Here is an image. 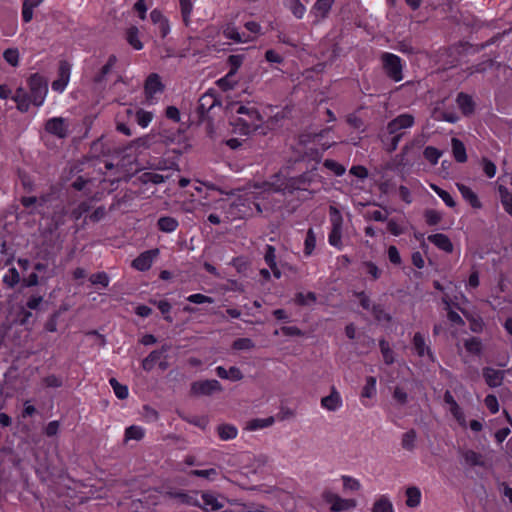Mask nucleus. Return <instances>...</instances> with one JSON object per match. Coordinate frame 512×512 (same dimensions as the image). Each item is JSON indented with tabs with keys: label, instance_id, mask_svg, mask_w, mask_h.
Masks as SVG:
<instances>
[{
	"label": "nucleus",
	"instance_id": "1",
	"mask_svg": "<svg viewBox=\"0 0 512 512\" xmlns=\"http://www.w3.org/2000/svg\"><path fill=\"white\" fill-rule=\"evenodd\" d=\"M414 124L415 118L409 113L400 114L389 121L386 126V134L381 136L385 150L389 153L394 152L405 134L403 130L411 128Z\"/></svg>",
	"mask_w": 512,
	"mask_h": 512
},
{
	"label": "nucleus",
	"instance_id": "2",
	"mask_svg": "<svg viewBox=\"0 0 512 512\" xmlns=\"http://www.w3.org/2000/svg\"><path fill=\"white\" fill-rule=\"evenodd\" d=\"M233 109L239 115L235 121V126L239 128L242 134L248 135L261 127L262 117L254 106L236 104Z\"/></svg>",
	"mask_w": 512,
	"mask_h": 512
},
{
	"label": "nucleus",
	"instance_id": "3",
	"mask_svg": "<svg viewBox=\"0 0 512 512\" xmlns=\"http://www.w3.org/2000/svg\"><path fill=\"white\" fill-rule=\"evenodd\" d=\"M28 86L32 103L41 106L48 92L47 80L39 73H34L28 79Z\"/></svg>",
	"mask_w": 512,
	"mask_h": 512
},
{
	"label": "nucleus",
	"instance_id": "4",
	"mask_svg": "<svg viewBox=\"0 0 512 512\" xmlns=\"http://www.w3.org/2000/svg\"><path fill=\"white\" fill-rule=\"evenodd\" d=\"M329 213H330L331 231L328 236V242L331 246L341 249L342 248L343 217H342L340 211L334 206L329 207Z\"/></svg>",
	"mask_w": 512,
	"mask_h": 512
},
{
	"label": "nucleus",
	"instance_id": "5",
	"mask_svg": "<svg viewBox=\"0 0 512 512\" xmlns=\"http://www.w3.org/2000/svg\"><path fill=\"white\" fill-rule=\"evenodd\" d=\"M383 69L386 75L395 82L403 79V66L400 57L395 54L385 52L381 55Z\"/></svg>",
	"mask_w": 512,
	"mask_h": 512
},
{
	"label": "nucleus",
	"instance_id": "6",
	"mask_svg": "<svg viewBox=\"0 0 512 512\" xmlns=\"http://www.w3.org/2000/svg\"><path fill=\"white\" fill-rule=\"evenodd\" d=\"M45 131L59 139H64L69 134V124L63 117H52L45 122Z\"/></svg>",
	"mask_w": 512,
	"mask_h": 512
},
{
	"label": "nucleus",
	"instance_id": "7",
	"mask_svg": "<svg viewBox=\"0 0 512 512\" xmlns=\"http://www.w3.org/2000/svg\"><path fill=\"white\" fill-rule=\"evenodd\" d=\"M335 0H316L311 8V15L314 17L313 25H318L323 20L327 19Z\"/></svg>",
	"mask_w": 512,
	"mask_h": 512
},
{
	"label": "nucleus",
	"instance_id": "8",
	"mask_svg": "<svg viewBox=\"0 0 512 512\" xmlns=\"http://www.w3.org/2000/svg\"><path fill=\"white\" fill-rule=\"evenodd\" d=\"M220 391H222V386L215 379L196 381L191 385V392L195 395H211L214 392Z\"/></svg>",
	"mask_w": 512,
	"mask_h": 512
},
{
	"label": "nucleus",
	"instance_id": "9",
	"mask_svg": "<svg viewBox=\"0 0 512 512\" xmlns=\"http://www.w3.org/2000/svg\"><path fill=\"white\" fill-rule=\"evenodd\" d=\"M159 249L144 251L132 261V267L138 271H147L151 268L154 259L158 256Z\"/></svg>",
	"mask_w": 512,
	"mask_h": 512
},
{
	"label": "nucleus",
	"instance_id": "10",
	"mask_svg": "<svg viewBox=\"0 0 512 512\" xmlns=\"http://www.w3.org/2000/svg\"><path fill=\"white\" fill-rule=\"evenodd\" d=\"M164 90V85L161 82L160 76L156 73H151L144 85L145 96L148 101L154 98V95L161 93Z\"/></svg>",
	"mask_w": 512,
	"mask_h": 512
},
{
	"label": "nucleus",
	"instance_id": "11",
	"mask_svg": "<svg viewBox=\"0 0 512 512\" xmlns=\"http://www.w3.org/2000/svg\"><path fill=\"white\" fill-rule=\"evenodd\" d=\"M321 406L328 411H336L342 406L341 395L334 386L331 393L321 399Z\"/></svg>",
	"mask_w": 512,
	"mask_h": 512
},
{
	"label": "nucleus",
	"instance_id": "12",
	"mask_svg": "<svg viewBox=\"0 0 512 512\" xmlns=\"http://www.w3.org/2000/svg\"><path fill=\"white\" fill-rule=\"evenodd\" d=\"M327 502L331 505L333 511H347L353 509L356 506L354 499H343L338 495H330L327 498Z\"/></svg>",
	"mask_w": 512,
	"mask_h": 512
},
{
	"label": "nucleus",
	"instance_id": "13",
	"mask_svg": "<svg viewBox=\"0 0 512 512\" xmlns=\"http://www.w3.org/2000/svg\"><path fill=\"white\" fill-rule=\"evenodd\" d=\"M456 186L463 197V199L470 204L474 209L482 208V203L479 200L477 194L468 186L462 183H456Z\"/></svg>",
	"mask_w": 512,
	"mask_h": 512
},
{
	"label": "nucleus",
	"instance_id": "14",
	"mask_svg": "<svg viewBox=\"0 0 512 512\" xmlns=\"http://www.w3.org/2000/svg\"><path fill=\"white\" fill-rule=\"evenodd\" d=\"M412 343L419 357L428 356L431 360H433V353L430 347L426 344L424 336L420 332L414 334Z\"/></svg>",
	"mask_w": 512,
	"mask_h": 512
},
{
	"label": "nucleus",
	"instance_id": "15",
	"mask_svg": "<svg viewBox=\"0 0 512 512\" xmlns=\"http://www.w3.org/2000/svg\"><path fill=\"white\" fill-rule=\"evenodd\" d=\"M483 377L488 386L498 387L503 382L504 372L501 370L486 367L483 369Z\"/></svg>",
	"mask_w": 512,
	"mask_h": 512
},
{
	"label": "nucleus",
	"instance_id": "16",
	"mask_svg": "<svg viewBox=\"0 0 512 512\" xmlns=\"http://www.w3.org/2000/svg\"><path fill=\"white\" fill-rule=\"evenodd\" d=\"M218 103L214 93H205L198 101L197 111L201 117L208 113Z\"/></svg>",
	"mask_w": 512,
	"mask_h": 512
},
{
	"label": "nucleus",
	"instance_id": "17",
	"mask_svg": "<svg viewBox=\"0 0 512 512\" xmlns=\"http://www.w3.org/2000/svg\"><path fill=\"white\" fill-rule=\"evenodd\" d=\"M456 102L459 109L465 116H469L474 113L475 103L470 95L460 92L457 95Z\"/></svg>",
	"mask_w": 512,
	"mask_h": 512
},
{
	"label": "nucleus",
	"instance_id": "18",
	"mask_svg": "<svg viewBox=\"0 0 512 512\" xmlns=\"http://www.w3.org/2000/svg\"><path fill=\"white\" fill-rule=\"evenodd\" d=\"M12 99L16 102L17 109L21 112H27L30 108V103H32L30 95L22 87L15 91Z\"/></svg>",
	"mask_w": 512,
	"mask_h": 512
},
{
	"label": "nucleus",
	"instance_id": "19",
	"mask_svg": "<svg viewBox=\"0 0 512 512\" xmlns=\"http://www.w3.org/2000/svg\"><path fill=\"white\" fill-rule=\"evenodd\" d=\"M428 241L447 253H451L453 251V244L449 237L445 234L436 233L429 235Z\"/></svg>",
	"mask_w": 512,
	"mask_h": 512
},
{
	"label": "nucleus",
	"instance_id": "20",
	"mask_svg": "<svg viewBox=\"0 0 512 512\" xmlns=\"http://www.w3.org/2000/svg\"><path fill=\"white\" fill-rule=\"evenodd\" d=\"M178 226V220L171 216H162L157 220V228L164 233H172Z\"/></svg>",
	"mask_w": 512,
	"mask_h": 512
},
{
	"label": "nucleus",
	"instance_id": "21",
	"mask_svg": "<svg viewBox=\"0 0 512 512\" xmlns=\"http://www.w3.org/2000/svg\"><path fill=\"white\" fill-rule=\"evenodd\" d=\"M117 63V57L115 55H110L106 64L100 69V71L94 76L93 82L96 84H101L105 77L112 71L115 64Z\"/></svg>",
	"mask_w": 512,
	"mask_h": 512
},
{
	"label": "nucleus",
	"instance_id": "22",
	"mask_svg": "<svg viewBox=\"0 0 512 512\" xmlns=\"http://www.w3.org/2000/svg\"><path fill=\"white\" fill-rule=\"evenodd\" d=\"M451 145H452V153H453L454 159L458 163L466 162L467 161V153H466V148H465L463 142L461 140H459L458 138H452Z\"/></svg>",
	"mask_w": 512,
	"mask_h": 512
},
{
	"label": "nucleus",
	"instance_id": "23",
	"mask_svg": "<svg viewBox=\"0 0 512 512\" xmlns=\"http://www.w3.org/2000/svg\"><path fill=\"white\" fill-rule=\"evenodd\" d=\"M283 4L288 10H290L294 17L297 19L303 18L306 12V7L300 0H284Z\"/></svg>",
	"mask_w": 512,
	"mask_h": 512
},
{
	"label": "nucleus",
	"instance_id": "24",
	"mask_svg": "<svg viewBox=\"0 0 512 512\" xmlns=\"http://www.w3.org/2000/svg\"><path fill=\"white\" fill-rule=\"evenodd\" d=\"M275 418L273 416L267 418H256L247 422L246 429L249 431H255L270 427L274 424Z\"/></svg>",
	"mask_w": 512,
	"mask_h": 512
},
{
	"label": "nucleus",
	"instance_id": "25",
	"mask_svg": "<svg viewBox=\"0 0 512 512\" xmlns=\"http://www.w3.org/2000/svg\"><path fill=\"white\" fill-rule=\"evenodd\" d=\"M202 500L204 502V506L202 509L208 511H217L223 508V504L218 501L217 497L214 496L212 493L204 492L202 493Z\"/></svg>",
	"mask_w": 512,
	"mask_h": 512
},
{
	"label": "nucleus",
	"instance_id": "26",
	"mask_svg": "<svg viewBox=\"0 0 512 512\" xmlns=\"http://www.w3.org/2000/svg\"><path fill=\"white\" fill-rule=\"evenodd\" d=\"M444 401L446 404H448L450 406V412L452 413V415L458 421H461L463 419V413L461 411V408L459 407L458 403L454 399L451 392L448 390L444 393Z\"/></svg>",
	"mask_w": 512,
	"mask_h": 512
},
{
	"label": "nucleus",
	"instance_id": "27",
	"mask_svg": "<svg viewBox=\"0 0 512 512\" xmlns=\"http://www.w3.org/2000/svg\"><path fill=\"white\" fill-rule=\"evenodd\" d=\"M126 40L135 50L143 48V43L139 39V30L136 26H131L126 30Z\"/></svg>",
	"mask_w": 512,
	"mask_h": 512
},
{
	"label": "nucleus",
	"instance_id": "28",
	"mask_svg": "<svg viewBox=\"0 0 512 512\" xmlns=\"http://www.w3.org/2000/svg\"><path fill=\"white\" fill-rule=\"evenodd\" d=\"M421 501V492L417 487H408L406 489V505L410 508L419 506Z\"/></svg>",
	"mask_w": 512,
	"mask_h": 512
},
{
	"label": "nucleus",
	"instance_id": "29",
	"mask_svg": "<svg viewBox=\"0 0 512 512\" xmlns=\"http://www.w3.org/2000/svg\"><path fill=\"white\" fill-rule=\"evenodd\" d=\"M138 179L142 184H160L165 182V180L168 179V176H164L155 172H144L138 177Z\"/></svg>",
	"mask_w": 512,
	"mask_h": 512
},
{
	"label": "nucleus",
	"instance_id": "30",
	"mask_svg": "<svg viewBox=\"0 0 512 512\" xmlns=\"http://www.w3.org/2000/svg\"><path fill=\"white\" fill-rule=\"evenodd\" d=\"M499 194L502 206L506 213H508L512 217V194L508 191L505 186L500 185Z\"/></svg>",
	"mask_w": 512,
	"mask_h": 512
},
{
	"label": "nucleus",
	"instance_id": "31",
	"mask_svg": "<svg viewBox=\"0 0 512 512\" xmlns=\"http://www.w3.org/2000/svg\"><path fill=\"white\" fill-rule=\"evenodd\" d=\"M465 462L470 466H483L482 455L474 450H465L462 452Z\"/></svg>",
	"mask_w": 512,
	"mask_h": 512
},
{
	"label": "nucleus",
	"instance_id": "32",
	"mask_svg": "<svg viewBox=\"0 0 512 512\" xmlns=\"http://www.w3.org/2000/svg\"><path fill=\"white\" fill-rule=\"evenodd\" d=\"M162 357V351L154 350L150 352V354L143 359L142 361V368L145 371H151L155 365L160 361Z\"/></svg>",
	"mask_w": 512,
	"mask_h": 512
},
{
	"label": "nucleus",
	"instance_id": "33",
	"mask_svg": "<svg viewBox=\"0 0 512 512\" xmlns=\"http://www.w3.org/2000/svg\"><path fill=\"white\" fill-rule=\"evenodd\" d=\"M145 431L142 427L131 425L125 429V441L136 440L140 441L143 439Z\"/></svg>",
	"mask_w": 512,
	"mask_h": 512
},
{
	"label": "nucleus",
	"instance_id": "34",
	"mask_svg": "<svg viewBox=\"0 0 512 512\" xmlns=\"http://www.w3.org/2000/svg\"><path fill=\"white\" fill-rule=\"evenodd\" d=\"M20 281L19 272L15 267L10 268L3 276V283L8 288H14Z\"/></svg>",
	"mask_w": 512,
	"mask_h": 512
},
{
	"label": "nucleus",
	"instance_id": "35",
	"mask_svg": "<svg viewBox=\"0 0 512 512\" xmlns=\"http://www.w3.org/2000/svg\"><path fill=\"white\" fill-rule=\"evenodd\" d=\"M316 247V235L312 228H309L306 233L304 241V254L305 256H311Z\"/></svg>",
	"mask_w": 512,
	"mask_h": 512
},
{
	"label": "nucleus",
	"instance_id": "36",
	"mask_svg": "<svg viewBox=\"0 0 512 512\" xmlns=\"http://www.w3.org/2000/svg\"><path fill=\"white\" fill-rule=\"evenodd\" d=\"M416 437L417 434L414 429H410L409 431L405 432L401 440V445L403 449L407 451H412L415 448Z\"/></svg>",
	"mask_w": 512,
	"mask_h": 512
},
{
	"label": "nucleus",
	"instance_id": "37",
	"mask_svg": "<svg viewBox=\"0 0 512 512\" xmlns=\"http://www.w3.org/2000/svg\"><path fill=\"white\" fill-rule=\"evenodd\" d=\"M380 351L383 356V360L387 365H391L394 363V352L390 348L389 343L385 339H381L379 341Z\"/></svg>",
	"mask_w": 512,
	"mask_h": 512
},
{
	"label": "nucleus",
	"instance_id": "38",
	"mask_svg": "<svg viewBox=\"0 0 512 512\" xmlns=\"http://www.w3.org/2000/svg\"><path fill=\"white\" fill-rule=\"evenodd\" d=\"M179 4L182 20L185 26H188L190 24V17L193 11V3L191 0H181L179 1Z\"/></svg>",
	"mask_w": 512,
	"mask_h": 512
},
{
	"label": "nucleus",
	"instance_id": "39",
	"mask_svg": "<svg viewBox=\"0 0 512 512\" xmlns=\"http://www.w3.org/2000/svg\"><path fill=\"white\" fill-rule=\"evenodd\" d=\"M372 512H393V505L386 496H381L373 504Z\"/></svg>",
	"mask_w": 512,
	"mask_h": 512
},
{
	"label": "nucleus",
	"instance_id": "40",
	"mask_svg": "<svg viewBox=\"0 0 512 512\" xmlns=\"http://www.w3.org/2000/svg\"><path fill=\"white\" fill-rule=\"evenodd\" d=\"M376 395V378L373 376H368L366 378V383L362 389L361 397L362 398H372Z\"/></svg>",
	"mask_w": 512,
	"mask_h": 512
},
{
	"label": "nucleus",
	"instance_id": "41",
	"mask_svg": "<svg viewBox=\"0 0 512 512\" xmlns=\"http://www.w3.org/2000/svg\"><path fill=\"white\" fill-rule=\"evenodd\" d=\"M430 187L448 207L454 208L456 206L455 200L446 190L440 188L436 184H430Z\"/></svg>",
	"mask_w": 512,
	"mask_h": 512
},
{
	"label": "nucleus",
	"instance_id": "42",
	"mask_svg": "<svg viewBox=\"0 0 512 512\" xmlns=\"http://www.w3.org/2000/svg\"><path fill=\"white\" fill-rule=\"evenodd\" d=\"M153 136L145 135L143 137H139L131 142V147L135 148L139 152H142L145 149H148L151 147L153 143Z\"/></svg>",
	"mask_w": 512,
	"mask_h": 512
},
{
	"label": "nucleus",
	"instance_id": "43",
	"mask_svg": "<svg viewBox=\"0 0 512 512\" xmlns=\"http://www.w3.org/2000/svg\"><path fill=\"white\" fill-rule=\"evenodd\" d=\"M218 435L222 440L234 439L237 436V429L233 425H220L218 426Z\"/></svg>",
	"mask_w": 512,
	"mask_h": 512
},
{
	"label": "nucleus",
	"instance_id": "44",
	"mask_svg": "<svg viewBox=\"0 0 512 512\" xmlns=\"http://www.w3.org/2000/svg\"><path fill=\"white\" fill-rule=\"evenodd\" d=\"M423 155L432 165H436L439 158L442 156V151L433 146H427L423 151Z\"/></svg>",
	"mask_w": 512,
	"mask_h": 512
},
{
	"label": "nucleus",
	"instance_id": "45",
	"mask_svg": "<svg viewBox=\"0 0 512 512\" xmlns=\"http://www.w3.org/2000/svg\"><path fill=\"white\" fill-rule=\"evenodd\" d=\"M443 303L446 305L445 309L447 310V318H448V320L451 321L452 323L456 324V325L463 326L464 325V321L461 318V316L457 312L453 311L450 308V301H449L448 297L443 298Z\"/></svg>",
	"mask_w": 512,
	"mask_h": 512
},
{
	"label": "nucleus",
	"instance_id": "46",
	"mask_svg": "<svg viewBox=\"0 0 512 512\" xmlns=\"http://www.w3.org/2000/svg\"><path fill=\"white\" fill-rule=\"evenodd\" d=\"M109 383L111 387L113 388V391L117 398L119 399H126L128 397V388L126 385L120 384L115 378H111L109 380Z\"/></svg>",
	"mask_w": 512,
	"mask_h": 512
},
{
	"label": "nucleus",
	"instance_id": "47",
	"mask_svg": "<svg viewBox=\"0 0 512 512\" xmlns=\"http://www.w3.org/2000/svg\"><path fill=\"white\" fill-rule=\"evenodd\" d=\"M243 59H244V56L240 55V54L230 55L228 57L227 62L230 66V71L228 72V76H232V75L236 74V72L238 71V69L240 68V66L243 63Z\"/></svg>",
	"mask_w": 512,
	"mask_h": 512
},
{
	"label": "nucleus",
	"instance_id": "48",
	"mask_svg": "<svg viewBox=\"0 0 512 512\" xmlns=\"http://www.w3.org/2000/svg\"><path fill=\"white\" fill-rule=\"evenodd\" d=\"M317 300L316 294L314 292H308L306 294L304 293H297L295 297V302L298 305L306 306L311 303H315Z\"/></svg>",
	"mask_w": 512,
	"mask_h": 512
},
{
	"label": "nucleus",
	"instance_id": "49",
	"mask_svg": "<svg viewBox=\"0 0 512 512\" xmlns=\"http://www.w3.org/2000/svg\"><path fill=\"white\" fill-rule=\"evenodd\" d=\"M481 166H482V170H483L484 174L488 178H493L496 175V171H497L496 165L494 162H492L487 157H483L481 159Z\"/></svg>",
	"mask_w": 512,
	"mask_h": 512
},
{
	"label": "nucleus",
	"instance_id": "50",
	"mask_svg": "<svg viewBox=\"0 0 512 512\" xmlns=\"http://www.w3.org/2000/svg\"><path fill=\"white\" fill-rule=\"evenodd\" d=\"M151 303H153L154 305H156L158 307V309L160 310V312L164 315V319L168 322H172L173 319L172 317L170 316V311H171V304L166 301V300H160V301H151Z\"/></svg>",
	"mask_w": 512,
	"mask_h": 512
},
{
	"label": "nucleus",
	"instance_id": "51",
	"mask_svg": "<svg viewBox=\"0 0 512 512\" xmlns=\"http://www.w3.org/2000/svg\"><path fill=\"white\" fill-rule=\"evenodd\" d=\"M3 58L11 66L16 67L19 63V51L16 48L6 49L3 53Z\"/></svg>",
	"mask_w": 512,
	"mask_h": 512
},
{
	"label": "nucleus",
	"instance_id": "52",
	"mask_svg": "<svg viewBox=\"0 0 512 512\" xmlns=\"http://www.w3.org/2000/svg\"><path fill=\"white\" fill-rule=\"evenodd\" d=\"M324 167L332 171L336 176H342L345 173V167L332 159H326L323 163Z\"/></svg>",
	"mask_w": 512,
	"mask_h": 512
},
{
	"label": "nucleus",
	"instance_id": "53",
	"mask_svg": "<svg viewBox=\"0 0 512 512\" xmlns=\"http://www.w3.org/2000/svg\"><path fill=\"white\" fill-rule=\"evenodd\" d=\"M466 350L470 353L479 354L482 349V343L479 338L472 337L464 343Z\"/></svg>",
	"mask_w": 512,
	"mask_h": 512
},
{
	"label": "nucleus",
	"instance_id": "54",
	"mask_svg": "<svg viewBox=\"0 0 512 512\" xmlns=\"http://www.w3.org/2000/svg\"><path fill=\"white\" fill-rule=\"evenodd\" d=\"M152 118H153V115L151 112H148V111H145L142 109H140L136 112V122L138 123V125H140L143 128H145L149 125Z\"/></svg>",
	"mask_w": 512,
	"mask_h": 512
},
{
	"label": "nucleus",
	"instance_id": "55",
	"mask_svg": "<svg viewBox=\"0 0 512 512\" xmlns=\"http://www.w3.org/2000/svg\"><path fill=\"white\" fill-rule=\"evenodd\" d=\"M363 267L365 268L366 273L371 276L372 280H377L381 277V270L372 261L363 262Z\"/></svg>",
	"mask_w": 512,
	"mask_h": 512
},
{
	"label": "nucleus",
	"instance_id": "56",
	"mask_svg": "<svg viewBox=\"0 0 512 512\" xmlns=\"http://www.w3.org/2000/svg\"><path fill=\"white\" fill-rule=\"evenodd\" d=\"M37 7V5H34L33 3H30L29 1L24 0L22 4V18L25 23H28L33 18V9Z\"/></svg>",
	"mask_w": 512,
	"mask_h": 512
},
{
	"label": "nucleus",
	"instance_id": "57",
	"mask_svg": "<svg viewBox=\"0 0 512 512\" xmlns=\"http://www.w3.org/2000/svg\"><path fill=\"white\" fill-rule=\"evenodd\" d=\"M231 265L237 270V272L245 273L249 267V262L245 257L239 256L232 259Z\"/></svg>",
	"mask_w": 512,
	"mask_h": 512
},
{
	"label": "nucleus",
	"instance_id": "58",
	"mask_svg": "<svg viewBox=\"0 0 512 512\" xmlns=\"http://www.w3.org/2000/svg\"><path fill=\"white\" fill-rule=\"evenodd\" d=\"M424 216L429 226L437 225L442 219L441 214L433 209L426 210Z\"/></svg>",
	"mask_w": 512,
	"mask_h": 512
},
{
	"label": "nucleus",
	"instance_id": "59",
	"mask_svg": "<svg viewBox=\"0 0 512 512\" xmlns=\"http://www.w3.org/2000/svg\"><path fill=\"white\" fill-rule=\"evenodd\" d=\"M217 471L216 469L214 468H210V469H205V470H191L189 472V475L191 476H195V477H202V478H206V479H214L216 476H217Z\"/></svg>",
	"mask_w": 512,
	"mask_h": 512
},
{
	"label": "nucleus",
	"instance_id": "60",
	"mask_svg": "<svg viewBox=\"0 0 512 512\" xmlns=\"http://www.w3.org/2000/svg\"><path fill=\"white\" fill-rule=\"evenodd\" d=\"M187 301L194 304H212L214 299L201 293L191 294L187 297Z\"/></svg>",
	"mask_w": 512,
	"mask_h": 512
},
{
	"label": "nucleus",
	"instance_id": "61",
	"mask_svg": "<svg viewBox=\"0 0 512 512\" xmlns=\"http://www.w3.org/2000/svg\"><path fill=\"white\" fill-rule=\"evenodd\" d=\"M224 36L227 39H231L235 42H244L245 40L242 38L241 34L237 31V29L234 26H227L223 31Z\"/></svg>",
	"mask_w": 512,
	"mask_h": 512
},
{
	"label": "nucleus",
	"instance_id": "62",
	"mask_svg": "<svg viewBox=\"0 0 512 512\" xmlns=\"http://www.w3.org/2000/svg\"><path fill=\"white\" fill-rule=\"evenodd\" d=\"M89 280L94 285L100 284L103 287H107L109 285V277L105 272L92 274Z\"/></svg>",
	"mask_w": 512,
	"mask_h": 512
},
{
	"label": "nucleus",
	"instance_id": "63",
	"mask_svg": "<svg viewBox=\"0 0 512 512\" xmlns=\"http://www.w3.org/2000/svg\"><path fill=\"white\" fill-rule=\"evenodd\" d=\"M393 399L400 405H405L408 402L407 392L400 386H396L393 391Z\"/></svg>",
	"mask_w": 512,
	"mask_h": 512
},
{
	"label": "nucleus",
	"instance_id": "64",
	"mask_svg": "<svg viewBox=\"0 0 512 512\" xmlns=\"http://www.w3.org/2000/svg\"><path fill=\"white\" fill-rule=\"evenodd\" d=\"M90 210V204L86 201L81 202L76 208H74L71 212V217L75 220H79L83 214L87 213Z\"/></svg>",
	"mask_w": 512,
	"mask_h": 512
}]
</instances>
